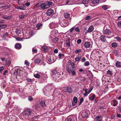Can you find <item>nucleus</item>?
Wrapping results in <instances>:
<instances>
[{"mask_svg": "<svg viewBox=\"0 0 121 121\" xmlns=\"http://www.w3.org/2000/svg\"><path fill=\"white\" fill-rule=\"evenodd\" d=\"M68 63H69L67 65L66 69L68 73L70 74V70L71 69V68L75 67L74 63H71L70 60H69Z\"/></svg>", "mask_w": 121, "mask_h": 121, "instance_id": "1", "label": "nucleus"}, {"mask_svg": "<svg viewBox=\"0 0 121 121\" xmlns=\"http://www.w3.org/2000/svg\"><path fill=\"white\" fill-rule=\"evenodd\" d=\"M103 33L104 34L107 35L108 38H109L111 37L113 35L112 32L110 30L107 29L104 30L103 31Z\"/></svg>", "mask_w": 121, "mask_h": 121, "instance_id": "2", "label": "nucleus"}, {"mask_svg": "<svg viewBox=\"0 0 121 121\" xmlns=\"http://www.w3.org/2000/svg\"><path fill=\"white\" fill-rule=\"evenodd\" d=\"M62 91L64 92L71 93L73 91V89L71 86H68L65 87Z\"/></svg>", "mask_w": 121, "mask_h": 121, "instance_id": "3", "label": "nucleus"}, {"mask_svg": "<svg viewBox=\"0 0 121 121\" xmlns=\"http://www.w3.org/2000/svg\"><path fill=\"white\" fill-rule=\"evenodd\" d=\"M40 57V56L39 55H37L35 56L34 58L35 59L34 62L35 64H38L40 62L41 60V59L39 58Z\"/></svg>", "mask_w": 121, "mask_h": 121, "instance_id": "4", "label": "nucleus"}, {"mask_svg": "<svg viewBox=\"0 0 121 121\" xmlns=\"http://www.w3.org/2000/svg\"><path fill=\"white\" fill-rule=\"evenodd\" d=\"M31 114V111L29 109H26L23 112V115L24 116H27L30 115Z\"/></svg>", "mask_w": 121, "mask_h": 121, "instance_id": "5", "label": "nucleus"}, {"mask_svg": "<svg viewBox=\"0 0 121 121\" xmlns=\"http://www.w3.org/2000/svg\"><path fill=\"white\" fill-rule=\"evenodd\" d=\"M89 115L88 112L87 111H85L83 112L82 114V117H88Z\"/></svg>", "mask_w": 121, "mask_h": 121, "instance_id": "6", "label": "nucleus"}, {"mask_svg": "<svg viewBox=\"0 0 121 121\" xmlns=\"http://www.w3.org/2000/svg\"><path fill=\"white\" fill-rule=\"evenodd\" d=\"M53 12V10L51 9H49L47 11L46 13L47 15L50 16L52 15Z\"/></svg>", "mask_w": 121, "mask_h": 121, "instance_id": "7", "label": "nucleus"}, {"mask_svg": "<svg viewBox=\"0 0 121 121\" xmlns=\"http://www.w3.org/2000/svg\"><path fill=\"white\" fill-rule=\"evenodd\" d=\"M49 7V6L47 5L46 4L44 3L43 4L41 5V7L43 9H44Z\"/></svg>", "mask_w": 121, "mask_h": 121, "instance_id": "8", "label": "nucleus"}, {"mask_svg": "<svg viewBox=\"0 0 121 121\" xmlns=\"http://www.w3.org/2000/svg\"><path fill=\"white\" fill-rule=\"evenodd\" d=\"M11 61L9 58H7L6 60V64L8 66H9L11 64Z\"/></svg>", "mask_w": 121, "mask_h": 121, "instance_id": "9", "label": "nucleus"}, {"mask_svg": "<svg viewBox=\"0 0 121 121\" xmlns=\"http://www.w3.org/2000/svg\"><path fill=\"white\" fill-rule=\"evenodd\" d=\"M75 68H71V69L70 70V72L73 75L76 74V73L75 71Z\"/></svg>", "mask_w": 121, "mask_h": 121, "instance_id": "10", "label": "nucleus"}, {"mask_svg": "<svg viewBox=\"0 0 121 121\" xmlns=\"http://www.w3.org/2000/svg\"><path fill=\"white\" fill-rule=\"evenodd\" d=\"M40 104L41 106L43 108L46 106V104H45V101H41L40 102Z\"/></svg>", "mask_w": 121, "mask_h": 121, "instance_id": "11", "label": "nucleus"}, {"mask_svg": "<svg viewBox=\"0 0 121 121\" xmlns=\"http://www.w3.org/2000/svg\"><path fill=\"white\" fill-rule=\"evenodd\" d=\"M116 66L117 67L120 68L121 67V63L118 61H117L116 63Z\"/></svg>", "mask_w": 121, "mask_h": 121, "instance_id": "12", "label": "nucleus"}, {"mask_svg": "<svg viewBox=\"0 0 121 121\" xmlns=\"http://www.w3.org/2000/svg\"><path fill=\"white\" fill-rule=\"evenodd\" d=\"M43 50L45 52H47L48 51V48L47 46H43L42 47Z\"/></svg>", "mask_w": 121, "mask_h": 121, "instance_id": "13", "label": "nucleus"}, {"mask_svg": "<svg viewBox=\"0 0 121 121\" xmlns=\"http://www.w3.org/2000/svg\"><path fill=\"white\" fill-rule=\"evenodd\" d=\"M52 40L55 43H56L58 42V39L57 37H54V38H52Z\"/></svg>", "mask_w": 121, "mask_h": 121, "instance_id": "14", "label": "nucleus"}, {"mask_svg": "<svg viewBox=\"0 0 121 121\" xmlns=\"http://www.w3.org/2000/svg\"><path fill=\"white\" fill-rule=\"evenodd\" d=\"M94 29V27L93 26H91L89 27L88 31L89 32H91Z\"/></svg>", "mask_w": 121, "mask_h": 121, "instance_id": "15", "label": "nucleus"}, {"mask_svg": "<svg viewBox=\"0 0 121 121\" xmlns=\"http://www.w3.org/2000/svg\"><path fill=\"white\" fill-rule=\"evenodd\" d=\"M27 74L26 72H23V73L22 75V78L23 79H24L26 78L27 76Z\"/></svg>", "mask_w": 121, "mask_h": 121, "instance_id": "16", "label": "nucleus"}, {"mask_svg": "<svg viewBox=\"0 0 121 121\" xmlns=\"http://www.w3.org/2000/svg\"><path fill=\"white\" fill-rule=\"evenodd\" d=\"M95 95L94 94H93L92 95V96L90 97H89V99L91 100H93L95 98Z\"/></svg>", "mask_w": 121, "mask_h": 121, "instance_id": "17", "label": "nucleus"}, {"mask_svg": "<svg viewBox=\"0 0 121 121\" xmlns=\"http://www.w3.org/2000/svg\"><path fill=\"white\" fill-rule=\"evenodd\" d=\"M15 8L17 9L23 10H25L26 9V8L24 6H18L15 7Z\"/></svg>", "mask_w": 121, "mask_h": 121, "instance_id": "18", "label": "nucleus"}, {"mask_svg": "<svg viewBox=\"0 0 121 121\" xmlns=\"http://www.w3.org/2000/svg\"><path fill=\"white\" fill-rule=\"evenodd\" d=\"M101 118V116H98L95 117V121H101V119H99V118Z\"/></svg>", "mask_w": 121, "mask_h": 121, "instance_id": "19", "label": "nucleus"}, {"mask_svg": "<svg viewBox=\"0 0 121 121\" xmlns=\"http://www.w3.org/2000/svg\"><path fill=\"white\" fill-rule=\"evenodd\" d=\"M105 36H104L103 35H102L100 37V39L103 42H104L105 40Z\"/></svg>", "mask_w": 121, "mask_h": 121, "instance_id": "20", "label": "nucleus"}, {"mask_svg": "<svg viewBox=\"0 0 121 121\" xmlns=\"http://www.w3.org/2000/svg\"><path fill=\"white\" fill-rule=\"evenodd\" d=\"M64 16L65 18H68L70 17V15L69 14H68L67 13H64Z\"/></svg>", "mask_w": 121, "mask_h": 121, "instance_id": "21", "label": "nucleus"}, {"mask_svg": "<svg viewBox=\"0 0 121 121\" xmlns=\"http://www.w3.org/2000/svg\"><path fill=\"white\" fill-rule=\"evenodd\" d=\"M57 71L55 69H53L52 71V74L53 75H55L57 73Z\"/></svg>", "mask_w": 121, "mask_h": 121, "instance_id": "22", "label": "nucleus"}, {"mask_svg": "<svg viewBox=\"0 0 121 121\" xmlns=\"http://www.w3.org/2000/svg\"><path fill=\"white\" fill-rule=\"evenodd\" d=\"M78 99L76 97H74L73 99L72 102L75 103H77L78 101Z\"/></svg>", "mask_w": 121, "mask_h": 121, "instance_id": "23", "label": "nucleus"}, {"mask_svg": "<svg viewBox=\"0 0 121 121\" xmlns=\"http://www.w3.org/2000/svg\"><path fill=\"white\" fill-rule=\"evenodd\" d=\"M77 103H75L73 102H72V105L73 106H74V107H78L79 106H78V104H77Z\"/></svg>", "mask_w": 121, "mask_h": 121, "instance_id": "24", "label": "nucleus"}, {"mask_svg": "<svg viewBox=\"0 0 121 121\" xmlns=\"http://www.w3.org/2000/svg\"><path fill=\"white\" fill-rule=\"evenodd\" d=\"M73 119V117L70 116L67 118V121H71Z\"/></svg>", "mask_w": 121, "mask_h": 121, "instance_id": "25", "label": "nucleus"}, {"mask_svg": "<svg viewBox=\"0 0 121 121\" xmlns=\"http://www.w3.org/2000/svg\"><path fill=\"white\" fill-rule=\"evenodd\" d=\"M84 100L83 98L82 97L80 99V102L78 104V106H80L83 102Z\"/></svg>", "mask_w": 121, "mask_h": 121, "instance_id": "26", "label": "nucleus"}, {"mask_svg": "<svg viewBox=\"0 0 121 121\" xmlns=\"http://www.w3.org/2000/svg\"><path fill=\"white\" fill-rule=\"evenodd\" d=\"M70 39L69 38H68L66 41V44L67 45H70Z\"/></svg>", "mask_w": 121, "mask_h": 121, "instance_id": "27", "label": "nucleus"}, {"mask_svg": "<svg viewBox=\"0 0 121 121\" xmlns=\"http://www.w3.org/2000/svg\"><path fill=\"white\" fill-rule=\"evenodd\" d=\"M53 3L52 2H49L48 1H47L46 2V4L47 5H48L49 6V7L50 5H52Z\"/></svg>", "mask_w": 121, "mask_h": 121, "instance_id": "28", "label": "nucleus"}, {"mask_svg": "<svg viewBox=\"0 0 121 121\" xmlns=\"http://www.w3.org/2000/svg\"><path fill=\"white\" fill-rule=\"evenodd\" d=\"M91 2L92 3L95 4L99 3V0H92Z\"/></svg>", "mask_w": 121, "mask_h": 121, "instance_id": "29", "label": "nucleus"}, {"mask_svg": "<svg viewBox=\"0 0 121 121\" xmlns=\"http://www.w3.org/2000/svg\"><path fill=\"white\" fill-rule=\"evenodd\" d=\"M42 26V24L40 23H38L36 25V27L38 29H39Z\"/></svg>", "mask_w": 121, "mask_h": 121, "instance_id": "30", "label": "nucleus"}, {"mask_svg": "<svg viewBox=\"0 0 121 121\" xmlns=\"http://www.w3.org/2000/svg\"><path fill=\"white\" fill-rule=\"evenodd\" d=\"M12 17L11 16H10L8 17H3V18L4 19L7 20H8L9 19H11Z\"/></svg>", "mask_w": 121, "mask_h": 121, "instance_id": "31", "label": "nucleus"}, {"mask_svg": "<svg viewBox=\"0 0 121 121\" xmlns=\"http://www.w3.org/2000/svg\"><path fill=\"white\" fill-rule=\"evenodd\" d=\"M89 0H83L82 3L83 4H87L89 1Z\"/></svg>", "mask_w": 121, "mask_h": 121, "instance_id": "32", "label": "nucleus"}, {"mask_svg": "<svg viewBox=\"0 0 121 121\" xmlns=\"http://www.w3.org/2000/svg\"><path fill=\"white\" fill-rule=\"evenodd\" d=\"M114 103L113 105L114 106H116L117 105V102L116 100H114L112 101Z\"/></svg>", "mask_w": 121, "mask_h": 121, "instance_id": "33", "label": "nucleus"}, {"mask_svg": "<svg viewBox=\"0 0 121 121\" xmlns=\"http://www.w3.org/2000/svg\"><path fill=\"white\" fill-rule=\"evenodd\" d=\"M32 52L33 53H36L37 52V50L35 47H34L32 48Z\"/></svg>", "mask_w": 121, "mask_h": 121, "instance_id": "34", "label": "nucleus"}, {"mask_svg": "<svg viewBox=\"0 0 121 121\" xmlns=\"http://www.w3.org/2000/svg\"><path fill=\"white\" fill-rule=\"evenodd\" d=\"M7 27V25H0V28H2L3 29L4 28Z\"/></svg>", "mask_w": 121, "mask_h": 121, "instance_id": "35", "label": "nucleus"}, {"mask_svg": "<svg viewBox=\"0 0 121 121\" xmlns=\"http://www.w3.org/2000/svg\"><path fill=\"white\" fill-rule=\"evenodd\" d=\"M15 32L17 34H20L21 32V30H20L18 29H16Z\"/></svg>", "mask_w": 121, "mask_h": 121, "instance_id": "36", "label": "nucleus"}, {"mask_svg": "<svg viewBox=\"0 0 121 121\" xmlns=\"http://www.w3.org/2000/svg\"><path fill=\"white\" fill-rule=\"evenodd\" d=\"M107 72L108 74H110L111 76L113 74L112 71H110L109 70L107 71Z\"/></svg>", "mask_w": 121, "mask_h": 121, "instance_id": "37", "label": "nucleus"}, {"mask_svg": "<svg viewBox=\"0 0 121 121\" xmlns=\"http://www.w3.org/2000/svg\"><path fill=\"white\" fill-rule=\"evenodd\" d=\"M90 43L88 42H86L84 44V45H90Z\"/></svg>", "mask_w": 121, "mask_h": 121, "instance_id": "38", "label": "nucleus"}, {"mask_svg": "<svg viewBox=\"0 0 121 121\" xmlns=\"http://www.w3.org/2000/svg\"><path fill=\"white\" fill-rule=\"evenodd\" d=\"M102 8H103L104 10H107L108 9V7L106 5H104L102 7Z\"/></svg>", "mask_w": 121, "mask_h": 121, "instance_id": "39", "label": "nucleus"}, {"mask_svg": "<svg viewBox=\"0 0 121 121\" xmlns=\"http://www.w3.org/2000/svg\"><path fill=\"white\" fill-rule=\"evenodd\" d=\"M15 48L17 49H19L21 48L22 46H14Z\"/></svg>", "mask_w": 121, "mask_h": 121, "instance_id": "40", "label": "nucleus"}, {"mask_svg": "<svg viewBox=\"0 0 121 121\" xmlns=\"http://www.w3.org/2000/svg\"><path fill=\"white\" fill-rule=\"evenodd\" d=\"M4 67L2 66L0 68V73H1L2 70L4 69Z\"/></svg>", "mask_w": 121, "mask_h": 121, "instance_id": "41", "label": "nucleus"}, {"mask_svg": "<svg viewBox=\"0 0 121 121\" xmlns=\"http://www.w3.org/2000/svg\"><path fill=\"white\" fill-rule=\"evenodd\" d=\"M34 77L35 78H39L40 77V75L38 74H37L36 75L34 74Z\"/></svg>", "mask_w": 121, "mask_h": 121, "instance_id": "42", "label": "nucleus"}, {"mask_svg": "<svg viewBox=\"0 0 121 121\" xmlns=\"http://www.w3.org/2000/svg\"><path fill=\"white\" fill-rule=\"evenodd\" d=\"M81 59L80 57L79 58L77 57L75 58V60L76 61H78L80 60Z\"/></svg>", "mask_w": 121, "mask_h": 121, "instance_id": "43", "label": "nucleus"}, {"mask_svg": "<svg viewBox=\"0 0 121 121\" xmlns=\"http://www.w3.org/2000/svg\"><path fill=\"white\" fill-rule=\"evenodd\" d=\"M47 59V61L49 62V63H51V62L52 61L51 58H49L48 57Z\"/></svg>", "mask_w": 121, "mask_h": 121, "instance_id": "44", "label": "nucleus"}, {"mask_svg": "<svg viewBox=\"0 0 121 121\" xmlns=\"http://www.w3.org/2000/svg\"><path fill=\"white\" fill-rule=\"evenodd\" d=\"M90 75L89 76L88 78L90 79L91 78H92L93 77V75L92 73H90Z\"/></svg>", "mask_w": 121, "mask_h": 121, "instance_id": "45", "label": "nucleus"}, {"mask_svg": "<svg viewBox=\"0 0 121 121\" xmlns=\"http://www.w3.org/2000/svg\"><path fill=\"white\" fill-rule=\"evenodd\" d=\"M90 64V63L89 62L86 61L84 63V65H85L87 66L88 65Z\"/></svg>", "mask_w": 121, "mask_h": 121, "instance_id": "46", "label": "nucleus"}, {"mask_svg": "<svg viewBox=\"0 0 121 121\" xmlns=\"http://www.w3.org/2000/svg\"><path fill=\"white\" fill-rule=\"evenodd\" d=\"M16 39L18 41H22V39L21 38L19 37H17L16 38Z\"/></svg>", "mask_w": 121, "mask_h": 121, "instance_id": "47", "label": "nucleus"}, {"mask_svg": "<svg viewBox=\"0 0 121 121\" xmlns=\"http://www.w3.org/2000/svg\"><path fill=\"white\" fill-rule=\"evenodd\" d=\"M91 17L90 16H86L85 18V20H87L89 19Z\"/></svg>", "mask_w": 121, "mask_h": 121, "instance_id": "48", "label": "nucleus"}, {"mask_svg": "<svg viewBox=\"0 0 121 121\" xmlns=\"http://www.w3.org/2000/svg\"><path fill=\"white\" fill-rule=\"evenodd\" d=\"M82 42V40L80 39H78L77 41V43L78 44Z\"/></svg>", "mask_w": 121, "mask_h": 121, "instance_id": "49", "label": "nucleus"}, {"mask_svg": "<svg viewBox=\"0 0 121 121\" xmlns=\"http://www.w3.org/2000/svg\"><path fill=\"white\" fill-rule=\"evenodd\" d=\"M113 53L115 55H117L118 54V52L116 50H114L113 51Z\"/></svg>", "mask_w": 121, "mask_h": 121, "instance_id": "50", "label": "nucleus"}, {"mask_svg": "<svg viewBox=\"0 0 121 121\" xmlns=\"http://www.w3.org/2000/svg\"><path fill=\"white\" fill-rule=\"evenodd\" d=\"M29 100L31 101L33 100V98L31 96H29L28 98Z\"/></svg>", "mask_w": 121, "mask_h": 121, "instance_id": "51", "label": "nucleus"}, {"mask_svg": "<svg viewBox=\"0 0 121 121\" xmlns=\"http://www.w3.org/2000/svg\"><path fill=\"white\" fill-rule=\"evenodd\" d=\"M8 35V33L7 32H6L4 33L3 35V37H5L6 36H7Z\"/></svg>", "mask_w": 121, "mask_h": 121, "instance_id": "52", "label": "nucleus"}, {"mask_svg": "<svg viewBox=\"0 0 121 121\" xmlns=\"http://www.w3.org/2000/svg\"><path fill=\"white\" fill-rule=\"evenodd\" d=\"M115 39L118 41H121V38H120L119 37H116L115 38Z\"/></svg>", "mask_w": 121, "mask_h": 121, "instance_id": "53", "label": "nucleus"}, {"mask_svg": "<svg viewBox=\"0 0 121 121\" xmlns=\"http://www.w3.org/2000/svg\"><path fill=\"white\" fill-rule=\"evenodd\" d=\"M27 82H32V80L31 79L29 78L26 79Z\"/></svg>", "mask_w": 121, "mask_h": 121, "instance_id": "54", "label": "nucleus"}, {"mask_svg": "<svg viewBox=\"0 0 121 121\" xmlns=\"http://www.w3.org/2000/svg\"><path fill=\"white\" fill-rule=\"evenodd\" d=\"M117 25L119 27L121 28V22L118 23Z\"/></svg>", "mask_w": 121, "mask_h": 121, "instance_id": "55", "label": "nucleus"}, {"mask_svg": "<svg viewBox=\"0 0 121 121\" xmlns=\"http://www.w3.org/2000/svg\"><path fill=\"white\" fill-rule=\"evenodd\" d=\"M0 59L1 60L3 61H4L6 60V58L1 57L0 58Z\"/></svg>", "mask_w": 121, "mask_h": 121, "instance_id": "56", "label": "nucleus"}, {"mask_svg": "<svg viewBox=\"0 0 121 121\" xmlns=\"http://www.w3.org/2000/svg\"><path fill=\"white\" fill-rule=\"evenodd\" d=\"M9 117H7L5 118V121H9Z\"/></svg>", "mask_w": 121, "mask_h": 121, "instance_id": "57", "label": "nucleus"}, {"mask_svg": "<svg viewBox=\"0 0 121 121\" xmlns=\"http://www.w3.org/2000/svg\"><path fill=\"white\" fill-rule=\"evenodd\" d=\"M54 53H57L58 52V49H55L54 50Z\"/></svg>", "mask_w": 121, "mask_h": 121, "instance_id": "58", "label": "nucleus"}, {"mask_svg": "<svg viewBox=\"0 0 121 121\" xmlns=\"http://www.w3.org/2000/svg\"><path fill=\"white\" fill-rule=\"evenodd\" d=\"M81 52V51L80 50H76L75 52V53H78L80 52Z\"/></svg>", "mask_w": 121, "mask_h": 121, "instance_id": "59", "label": "nucleus"}, {"mask_svg": "<svg viewBox=\"0 0 121 121\" xmlns=\"http://www.w3.org/2000/svg\"><path fill=\"white\" fill-rule=\"evenodd\" d=\"M25 64H26V65H29V63L26 60L25 61Z\"/></svg>", "mask_w": 121, "mask_h": 121, "instance_id": "60", "label": "nucleus"}, {"mask_svg": "<svg viewBox=\"0 0 121 121\" xmlns=\"http://www.w3.org/2000/svg\"><path fill=\"white\" fill-rule=\"evenodd\" d=\"M117 116L118 117L121 118V114H119L118 113H117Z\"/></svg>", "mask_w": 121, "mask_h": 121, "instance_id": "61", "label": "nucleus"}, {"mask_svg": "<svg viewBox=\"0 0 121 121\" xmlns=\"http://www.w3.org/2000/svg\"><path fill=\"white\" fill-rule=\"evenodd\" d=\"M75 30L76 31L79 32L80 31L78 27L76 28L75 29Z\"/></svg>", "mask_w": 121, "mask_h": 121, "instance_id": "62", "label": "nucleus"}, {"mask_svg": "<svg viewBox=\"0 0 121 121\" xmlns=\"http://www.w3.org/2000/svg\"><path fill=\"white\" fill-rule=\"evenodd\" d=\"M60 74L59 73H58L57 74V75L56 76V78L57 79V78H59V77L60 76Z\"/></svg>", "mask_w": 121, "mask_h": 121, "instance_id": "63", "label": "nucleus"}, {"mask_svg": "<svg viewBox=\"0 0 121 121\" xmlns=\"http://www.w3.org/2000/svg\"><path fill=\"white\" fill-rule=\"evenodd\" d=\"M25 16V15H20L19 16V17L21 18H23Z\"/></svg>", "mask_w": 121, "mask_h": 121, "instance_id": "64", "label": "nucleus"}]
</instances>
